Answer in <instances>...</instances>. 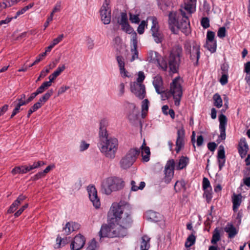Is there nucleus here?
Returning <instances> with one entry per match:
<instances>
[{
	"instance_id": "864d4df0",
	"label": "nucleus",
	"mask_w": 250,
	"mask_h": 250,
	"mask_svg": "<svg viewBox=\"0 0 250 250\" xmlns=\"http://www.w3.org/2000/svg\"><path fill=\"white\" fill-rule=\"evenodd\" d=\"M217 35L220 38H223L226 36V30L225 27H222L219 29Z\"/></svg>"
},
{
	"instance_id": "a18cd8bd",
	"label": "nucleus",
	"mask_w": 250,
	"mask_h": 250,
	"mask_svg": "<svg viewBox=\"0 0 250 250\" xmlns=\"http://www.w3.org/2000/svg\"><path fill=\"white\" fill-rule=\"evenodd\" d=\"M217 154V159H225V152L223 146H220Z\"/></svg>"
},
{
	"instance_id": "c9c22d12",
	"label": "nucleus",
	"mask_w": 250,
	"mask_h": 250,
	"mask_svg": "<svg viewBox=\"0 0 250 250\" xmlns=\"http://www.w3.org/2000/svg\"><path fill=\"white\" fill-rule=\"evenodd\" d=\"M53 93V89H51L48 90L47 92L40 98L39 101L42 104L45 103L49 99Z\"/></svg>"
},
{
	"instance_id": "37998d69",
	"label": "nucleus",
	"mask_w": 250,
	"mask_h": 250,
	"mask_svg": "<svg viewBox=\"0 0 250 250\" xmlns=\"http://www.w3.org/2000/svg\"><path fill=\"white\" fill-rule=\"evenodd\" d=\"M147 25L146 22L145 21H142L139 25L137 28V32L139 34H142L144 33L145 27Z\"/></svg>"
},
{
	"instance_id": "ea45409f",
	"label": "nucleus",
	"mask_w": 250,
	"mask_h": 250,
	"mask_svg": "<svg viewBox=\"0 0 250 250\" xmlns=\"http://www.w3.org/2000/svg\"><path fill=\"white\" fill-rule=\"evenodd\" d=\"M204 190V193L203 194L204 197L206 199L207 202L209 203L212 199V189L210 188L209 189H206Z\"/></svg>"
},
{
	"instance_id": "49530a36",
	"label": "nucleus",
	"mask_w": 250,
	"mask_h": 250,
	"mask_svg": "<svg viewBox=\"0 0 250 250\" xmlns=\"http://www.w3.org/2000/svg\"><path fill=\"white\" fill-rule=\"evenodd\" d=\"M129 20L132 23H139L140 20L138 15L129 14Z\"/></svg>"
},
{
	"instance_id": "3c124183",
	"label": "nucleus",
	"mask_w": 250,
	"mask_h": 250,
	"mask_svg": "<svg viewBox=\"0 0 250 250\" xmlns=\"http://www.w3.org/2000/svg\"><path fill=\"white\" fill-rule=\"evenodd\" d=\"M26 98V95L24 94H22L21 95V98H18L17 100L19 103L17 104H21V103H23V104H21V107L22 105H26L28 104L27 102V99L26 100H24Z\"/></svg>"
},
{
	"instance_id": "7c9ffc66",
	"label": "nucleus",
	"mask_w": 250,
	"mask_h": 250,
	"mask_svg": "<svg viewBox=\"0 0 250 250\" xmlns=\"http://www.w3.org/2000/svg\"><path fill=\"white\" fill-rule=\"evenodd\" d=\"M205 47L207 48L211 53H214L216 50L217 43L216 41L211 42L206 41Z\"/></svg>"
},
{
	"instance_id": "cd10ccee",
	"label": "nucleus",
	"mask_w": 250,
	"mask_h": 250,
	"mask_svg": "<svg viewBox=\"0 0 250 250\" xmlns=\"http://www.w3.org/2000/svg\"><path fill=\"white\" fill-rule=\"evenodd\" d=\"M189 159L187 157L182 156L179 159L178 164L176 166L177 170H181L186 167L188 163Z\"/></svg>"
},
{
	"instance_id": "de8ad7c7",
	"label": "nucleus",
	"mask_w": 250,
	"mask_h": 250,
	"mask_svg": "<svg viewBox=\"0 0 250 250\" xmlns=\"http://www.w3.org/2000/svg\"><path fill=\"white\" fill-rule=\"evenodd\" d=\"M45 164L42 161H39L37 162H34L33 165H29L30 168L31 170L38 168L39 167H41V166L45 165Z\"/></svg>"
},
{
	"instance_id": "72a5a7b5",
	"label": "nucleus",
	"mask_w": 250,
	"mask_h": 250,
	"mask_svg": "<svg viewBox=\"0 0 250 250\" xmlns=\"http://www.w3.org/2000/svg\"><path fill=\"white\" fill-rule=\"evenodd\" d=\"M174 188L176 192L180 191L182 189L186 190V188L185 181L183 180L176 181L174 185Z\"/></svg>"
},
{
	"instance_id": "f704fd0d",
	"label": "nucleus",
	"mask_w": 250,
	"mask_h": 250,
	"mask_svg": "<svg viewBox=\"0 0 250 250\" xmlns=\"http://www.w3.org/2000/svg\"><path fill=\"white\" fill-rule=\"evenodd\" d=\"M214 100L213 104L217 108H220L222 106V100L220 95L218 93H215L213 97Z\"/></svg>"
},
{
	"instance_id": "f257e3e1",
	"label": "nucleus",
	"mask_w": 250,
	"mask_h": 250,
	"mask_svg": "<svg viewBox=\"0 0 250 250\" xmlns=\"http://www.w3.org/2000/svg\"><path fill=\"white\" fill-rule=\"evenodd\" d=\"M108 217L110 218V224L116 223L118 231H125V236L127 229L131 226L133 222L129 206L113 203L108 212Z\"/></svg>"
},
{
	"instance_id": "79ce46f5",
	"label": "nucleus",
	"mask_w": 250,
	"mask_h": 250,
	"mask_svg": "<svg viewBox=\"0 0 250 250\" xmlns=\"http://www.w3.org/2000/svg\"><path fill=\"white\" fill-rule=\"evenodd\" d=\"M149 218L154 222H158L159 221L160 214L159 213L151 211L149 212Z\"/></svg>"
},
{
	"instance_id": "423d86ee",
	"label": "nucleus",
	"mask_w": 250,
	"mask_h": 250,
	"mask_svg": "<svg viewBox=\"0 0 250 250\" xmlns=\"http://www.w3.org/2000/svg\"><path fill=\"white\" fill-rule=\"evenodd\" d=\"M140 153L139 148H130L120 161L119 164L123 169H127L131 167L136 161Z\"/></svg>"
},
{
	"instance_id": "aec40b11",
	"label": "nucleus",
	"mask_w": 250,
	"mask_h": 250,
	"mask_svg": "<svg viewBox=\"0 0 250 250\" xmlns=\"http://www.w3.org/2000/svg\"><path fill=\"white\" fill-rule=\"evenodd\" d=\"M80 225L78 223L69 222H67L65 227L63 228V231H64L65 235H69L72 232L75 231L79 229Z\"/></svg>"
},
{
	"instance_id": "09e8293b",
	"label": "nucleus",
	"mask_w": 250,
	"mask_h": 250,
	"mask_svg": "<svg viewBox=\"0 0 250 250\" xmlns=\"http://www.w3.org/2000/svg\"><path fill=\"white\" fill-rule=\"evenodd\" d=\"M211 188L209 181L207 178L204 177L203 179V190L209 189Z\"/></svg>"
},
{
	"instance_id": "2f4dec72",
	"label": "nucleus",
	"mask_w": 250,
	"mask_h": 250,
	"mask_svg": "<svg viewBox=\"0 0 250 250\" xmlns=\"http://www.w3.org/2000/svg\"><path fill=\"white\" fill-rule=\"evenodd\" d=\"M220 239L221 236L220 230L217 228H216L213 231L211 243L212 244H216L220 240Z\"/></svg>"
},
{
	"instance_id": "6ab92c4d",
	"label": "nucleus",
	"mask_w": 250,
	"mask_h": 250,
	"mask_svg": "<svg viewBox=\"0 0 250 250\" xmlns=\"http://www.w3.org/2000/svg\"><path fill=\"white\" fill-rule=\"evenodd\" d=\"M153 84L158 94H161L164 92L163 82L161 76L159 75L156 76L153 79Z\"/></svg>"
},
{
	"instance_id": "680f3d73",
	"label": "nucleus",
	"mask_w": 250,
	"mask_h": 250,
	"mask_svg": "<svg viewBox=\"0 0 250 250\" xmlns=\"http://www.w3.org/2000/svg\"><path fill=\"white\" fill-rule=\"evenodd\" d=\"M145 78L144 73L142 71H140L138 73V77L137 79V82L139 83H142Z\"/></svg>"
},
{
	"instance_id": "7ed1b4c3",
	"label": "nucleus",
	"mask_w": 250,
	"mask_h": 250,
	"mask_svg": "<svg viewBox=\"0 0 250 250\" xmlns=\"http://www.w3.org/2000/svg\"><path fill=\"white\" fill-rule=\"evenodd\" d=\"M183 55V48L179 44L174 45L171 48L168 59V64L170 71L172 73L178 72Z\"/></svg>"
},
{
	"instance_id": "e433bc0d",
	"label": "nucleus",
	"mask_w": 250,
	"mask_h": 250,
	"mask_svg": "<svg viewBox=\"0 0 250 250\" xmlns=\"http://www.w3.org/2000/svg\"><path fill=\"white\" fill-rule=\"evenodd\" d=\"M244 175L248 176L243 178V183L247 187H250V168H247L245 170Z\"/></svg>"
},
{
	"instance_id": "4be33fe9",
	"label": "nucleus",
	"mask_w": 250,
	"mask_h": 250,
	"mask_svg": "<svg viewBox=\"0 0 250 250\" xmlns=\"http://www.w3.org/2000/svg\"><path fill=\"white\" fill-rule=\"evenodd\" d=\"M189 21L188 17H184V19L179 21L176 27L182 30L183 32H188V29L189 28Z\"/></svg>"
},
{
	"instance_id": "69168bd1",
	"label": "nucleus",
	"mask_w": 250,
	"mask_h": 250,
	"mask_svg": "<svg viewBox=\"0 0 250 250\" xmlns=\"http://www.w3.org/2000/svg\"><path fill=\"white\" fill-rule=\"evenodd\" d=\"M45 175L43 174L42 171L39 172L36 174H35L33 177H32L31 179L33 181H36L43 177Z\"/></svg>"
},
{
	"instance_id": "1a4fd4ad",
	"label": "nucleus",
	"mask_w": 250,
	"mask_h": 250,
	"mask_svg": "<svg viewBox=\"0 0 250 250\" xmlns=\"http://www.w3.org/2000/svg\"><path fill=\"white\" fill-rule=\"evenodd\" d=\"M147 20L152 22L150 31L155 42L157 43H162L164 40V35L159 29L157 19L155 17H148Z\"/></svg>"
},
{
	"instance_id": "412c9836",
	"label": "nucleus",
	"mask_w": 250,
	"mask_h": 250,
	"mask_svg": "<svg viewBox=\"0 0 250 250\" xmlns=\"http://www.w3.org/2000/svg\"><path fill=\"white\" fill-rule=\"evenodd\" d=\"M146 144L144 140L143 145L141 146L142 161L144 162H147L149 161L150 155L149 147L146 146Z\"/></svg>"
},
{
	"instance_id": "ddd939ff",
	"label": "nucleus",
	"mask_w": 250,
	"mask_h": 250,
	"mask_svg": "<svg viewBox=\"0 0 250 250\" xmlns=\"http://www.w3.org/2000/svg\"><path fill=\"white\" fill-rule=\"evenodd\" d=\"M87 191L89 194V198L92 202L93 206L98 208L101 206L100 199L97 196V191L95 187L93 186L87 187Z\"/></svg>"
},
{
	"instance_id": "13d9d810",
	"label": "nucleus",
	"mask_w": 250,
	"mask_h": 250,
	"mask_svg": "<svg viewBox=\"0 0 250 250\" xmlns=\"http://www.w3.org/2000/svg\"><path fill=\"white\" fill-rule=\"evenodd\" d=\"M228 76L227 74L223 73L220 78V82L222 85H225L228 82Z\"/></svg>"
},
{
	"instance_id": "4d7b16f0",
	"label": "nucleus",
	"mask_w": 250,
	"mask_h": 250,
	"mask_svg": "<svg viewBox=\"0 0 250 250\" xmlns=\"http://www.w3.org/2000/svg\"><path fill=\"white\" fill-rule=\"evenodd\" d=\"M23 103H21V104H17L15 108L13 110L12 114L11 115L10 118H13L17 113H18L21 109V104H23Z\"/></svg>"
},
{
	"instance_id": "58836bf2",
	"label": "nucleus",
	"mask_w": 250,
	"mask_h": 250,
	"mask_svg": "<svg viewBox=\"0 0 250 250\" xmlns=\"http://www.w3.org/2000/svg\"><path fill=\"white\" fill-rule=\"evenodd\" d=\"M195 242V237L194 235H190L187 238L185 243V247L186 248H189L192 246Z\"/></svg>"
},
{
	"instance_id": "a211bd4d",
	"label": "nucleus",
	"mask_w": 250,
	"mask_h": 250,
	"mask_svg": "<svg viewBox=\"0 0 250 250\" xmlns=\"http://www.w3.org/2000/svg\"><path fill=\"white\" fill-rule=\"evenodd\" d=\"M249 150V146L246 142V139L242 138L239 142L238 150L241 158H244L247 155Z\"/></svg>"
},
{
	"instance_id": "f8f14e48",
	"label": "nucleus",
	"mask_w": 250,
	"mask_h": 250,
	"mask_svg": "<svg viewBox=\"0 0 250 250\" xmlns=\"http://www.w3.org/2000/svg\"><path fill=\"white\" fill-rule=\"evenodd\" d=\"M174 165L175 162L174 160L171 159L167 162L165 166L164 181L167 184L170 183L173 177Z\"/></svg>"
},
{
	"instance_id": "603ef678",
	"label": "nucleus",
	"mask_w": 250,
	"mask_h": 250,
	"mask_svg": "<svg viewBox=\"0 0 250 250\" xmlns=\"http://www.w3.org/2000/svg\"><path fill=\"white\" fill-rule=\"evenodd\" d=\"M127 22H128L127 15L125 13L122 12L121 13V19L119 24L122 25L125 24Z\"/></svg>"
},
{
	"instance_id": "774afa93",
	"label": "nucleus",
	"mask_w": 250,
	"mask_h": 250,
	"mask_svg": "<svg viewBox=\"0 0 250 250\" xmlns=\"http://www.w3.org/2000/svg\"><path fill=\"white\" fill-rule=\"evenodd\" d=\"M96 244L97 242L95 241V240L93 239L88 246L89 250H95V249L96 248Z\"/></svg>"
},
{
	"instance_id": "9b49d317",
	"label": "nucleus",
	"mask_w": 250,
	"mask_h": 250,
	"mask_svg": "<svg viewBox=\"0 0 250 250\" xmlns=\"http://www.w3.org/2000/svg\"><path fill=\"white\" fill-rule=\"evenodd\" d=\"M130 88L131 92L139 99L143 100L146 97V87L144 84L134 83Z\"/></svg>"
},
{
	"instance_id": "a878e982",
	"label": "nucleus",
	"mask_w": 250,
	"mask_h": 250,
	"mask_svg": "<svg viewBox=\"0 0 250 250\" xmlns=\"http://www.w3.org/2000/svg\"><path fill=\"white\" fill-rule=\"evenodd\" d=\"M155 55L157 58L156 59H151V61L153 62H157L159 66L164 70V71H167V63L166 60L162 58V60H159L158 58H157V53L156 52H154Z\"/></svg>"
},
{
	"instance_id": "6e6552de",
	"label": "nucleus",
	"mask_w": 250,
	"mask_h": 250,
	"mask_svg": "<svg viewBox=\"0 0 250 250\" xmlns=\"http://www.w3.org/2000/svg\"><path fill=\"white\" fill-rule=\"evenodd\" d=\"M125 231H118L116 228H113L112 225L109 226L104 224L101 227L99 232L100 239L104 237H120L125 236Z\"/></svg>"
},
{
	"instance_id": "b1692460",
	"label": "nucleus",
	"mask_w": 250,
	"mask_h": 250,
	"mask_svg": "<svg viewBox=\"0 0 250 250\" xmlns=\"http://www.w3.org/2000/svg\"><path fill=\"white\" fill-rule=\"evenodd\" d=\"M29 168V165L16 167L12 170L11 173L13 175H15L18 173L25 174L31 171V169Z\"/></svg>"
},
{
	"instance_id": "4468645a",
	"label": "nucleus",
	"mask_w": 250,
	"mask_h": 250,
	"mask_svg": "<svg viewBox=\"0 0 250 250\" xmlns=\"http://www.w3.org/2000/svg\"><path fill=\"white\" fill-rule=\"evenodd\" d=\"M177 135L175 151L177 153H178L184 146L185 131L183 127L178 129Z\"/></svg>"
},
{
	"instance_id": "bf43d9fd",
	"label": "nucleus",
	"mask_w": 250,
	"mask_h": 250,
	"mask_svg": "<svg viewBox=\"0 0 250 250\" xmlns=\"http://www.w3.org/2000/svg\"><path fill=\"white\" fill-rule=\"evenodd\" d=\"M131 52L132 53V58L130 60L131 62L134 61L135 59L138 58V52L137 50V48H133L131 49Z\"/></svg>"
},
{
	"instance_id": "052dcab7",
	"label": "nucleus",
	"mask_w": 250,
	"mask_h": 250,
	"mask_svg": "<svg viewBox=\"0 0 250 250\" xmlns=\"http://www.w3.org/2000/svg\"><path fill=\"white\" fill-rule=\"evenodd\" d=\"M89 146V144L88 143H86L85 141H82L81 143L80 146V149L81 151H83L84 150H86Z\"/></svg>"
},
{
	"instance_id": "c03bdc74",
	"label": "nucleus",
	"mask_w": 250,
	"mask_h": 250,
	"mask_svg": "<svg viewBox=\"0 0 250 250\" xmlns=\"http://www.w3.org/2000/svg\"><path fill=\"white\" fill-rule=\"evenodd\" d=\"M116 59L119 65V69L123 70L124 67H125V65L124 58L121 56H117Z\"/></svg>"
},
{
	"instance_id": "4c0bfd02",
	"label": "nucleus",
	"mask_w": 250,
	"mask_h": 250,
	"mask_svg": "<svg viewBox=\"0 0 250 250\" xmlns=\"http://www.w3.org/2000/svg\"><path fill=\"white\" fill-rule=\"evenodd\" d=\"M131 190L133 191H137L138 189H141V190L143 189L146 186V183L144 182H141L140 183L139 186L137 187V186H136L135 182L134 181L132 180L131 182Z\"/></svg>"
},
{
	"instance_id": "6e6d98bb",
	"label": "nucleus",
	"mask_w": 250,
	"mask_h": 250,
	"mask_svg": "<svg viewBox=\"0 0 250 250\" xmlns=\"http://www.w3.org/2000/svg\"><path fill=\"white\" fill-rule=\"evenodd\" d=\"M18 206L19 205L14 201L10 206L9 209L7 210V213H13L17 209Z\"/></svg>"
},
{
	"instance_id": "5701e85b",
	"label": "nucleus",
	"mask_w": 250,
	"mask_h": 250,
	"mask_svg": "<svg viewBox=\"0 0 250 250\" xmlns=\"http://www.w3.org/2000/svg\"><path fill=\"white\" fill-rule=\"evenodd\" d=\"M224 230L228 234L229 238H232L238 233V231L231 223H228L224 228Z\"/></svg>"
},
{
	"instance_id": "0e129e2a",
	"label": "nucleus",
	"mask_w": 250,
	"mask_h": 250,
	"mask_svg": "<svg viewBox=\"0 0 250 250\" xmlns=\"http://www.w3.org/2000/svg\"><path fill=\"white\" fill-rule=\"evenodd\" d=\"M131 42L133 45V48L137 47V37L136 33L132 35Z\"/></svg>"
},
{
	"instance_id": "e2e57ef3",
	"label": "nucleus",
	"mask_w": 250,
	"mask_h": 250,
	"mask_svg": "<svg viewBox=\"0 0 250 250\" xmlns=\"http://www.w3.org/2000/svg\"><path fill=\"white\" fill-rule=\"evenodd\" d=\"M49 69L46 68L45 70H42L40 73V75L39 77L38 78L37 80H36V82L39 81L41 80L42 78H43L46 76L47 74L49 73Z\"/></svg>"
},
{
	"instance_id": "9d476101",
	"label": "nucleus",
	"mask_w": 250,
	"mask_h": 250,
	"mask_svg": "<svg viewBox=\"0 0 250 250\" xmlns=\"http://www.w3.org/2000/svg\"><path fill=\"white\" fill-rule=\"evenodd\" d=\"M107 0H105L100 10L101 20L104 24H108L111 21V10L108 7Z\"/></svg>"
},
{
	"instance_id": "f3484780",
	"label": "nucleus",
	"mask_w": 250,
	"mask_h": 250,
	"mask_svg": "<svg viewBox=\"0 0 250 250\" xmlns=\"http://www.w3.org/2000/svg\"><path fill=\"white\" fill-rule=\"evenodd\" d=\"M180 20V14L176 12H170L168 14V23L170 29L174 32L175 27L177 26Z\"/></svg>"
},
{
	"instance_id": "c85d7f7f",
	"label": "nucleus",
	"mask_w": 250,
	"mask_h": 250,
	"mask_svg": "<svg viewBox=\"0 0 250 250\" xmlns=\"http://www.w3.org/2000/svg\"><path fill=\"white\" fill-rule=\"evenodd\" d=\"M242 202L241 194L234 195L232 198L233 209L235 211L238 209Z\"/></svg>"
},
{
	"instance_id": "338daca9",
	"label": "nucleus",
	"mask_w": 250,
	"mask_h": 250,
	"mask_svg": "<svg viewBox=\"0 0 250 250\" xmlns=\"http://www.w3.org/2000/svg\"><path fill=\"white\" fill-rule=\"evenodd\" d=\"M217 147V145L214 142H209L208 144V148L211 151H214Z\"/></svg>"
},
{
	"instance_id": "c756f323",
	"label": "nucleus",
	"mask_w": 250,
	"mask_h": 250,
	"mask_svg": "<svg viewBox=\"0 0 250 250\" xmlns=\"http://www.w3.org/2000/svg\"><path fill=\"white\" fill-rule=\"evenodd\" d=\"M149 102L148 99H144L141 104V109H142V118H144L146 117V113L148 110V106H149Z\"/></svg>"
},
{
	"instance_id": "f03ea898",
	"label": "nucleus",
	"mask_w": 250,
	"mask_h": 250,
	"mask_svg": "<svg viewBox=\"0 0 250 250\" xmlns=\"http://www.w3.org/2000/svg\"><path fill=\"white\" fill-rule=\"evenodd\" d=\"M107 125L108 122L105 119L102 120L100 122L99 142L98 146L101 152L105 157L113 159L115 158L118 149V141L114 137L109 136L106 130Z\"/></svg>"
},
{
	"instance_id": "393cba45",
	"label": "nucleus",
	"mask_w": 250,
	"mask_h": 250,
	"mask_svg": "<svg viewBox=\"0 0 250 250\" xmlns=\"http://www.w3.org/2000/svg\"><path fill=\"white\" fill-rule=\"evenodd\" d=\"M150 238L147 235H144L141 238L140 250H148L150 247Z\"/></svg>"
},
{
	"instance_id": "a19ab883",
	"label": "nucleus",
	"mask_w": 250,
	"mask_h": 250,
	"mask_svg": "<svg viewBox=\"0 0 250 250\" xmlns=\"http://www.w3.org/2000/svg\"><path fill=\"white\" fill-rule=\"evenodd\" d=\"M201 24L205 28H208L209 27V20L208 17H203L201 20Z\"/></svg>"
},
{
	"instance_id": "8fccbe9b",
	"label": "nucleus",
	"mask_w": 250,
	"mask_h": 250,
	"mask_svg": "<svg viewBox=\"0 0 250 250\" xmlns=\"http://www.w3.org/2000/svg\"><path fill=\"white\" fill-rule=\"evenodd\" d=\"M121 26L122 29L128 34H130L133 30V28L129 25L128 22H127L125 24L122 25Z\"/></svg>"
},
{
	"instance_id": "473e14b6",
	"label": "nucleus",
	"mask_w": 250,
	"mask_h": 250,
	"mask_svg": "<svg viewBox=\"0 0 250 250\" xmlns=\"http://www.w3.org/2000/svg\"><path fill=\"white\" fill-rule=\"evenodd\" d=\"M196 0H187L185 3V9L191 13L192 10L195 7Z\"/></svg>"
},
{
	"instance_id": "2eb2a0df",
	"label": "nucleus",
	"mask_w": 250,
	"mask_h": 250,
	"mask_svg": "<svg viewBox=\"0 0 250 250\" xmlns=\"http://www.w3.org/2000/svg\"><path fill=\"white\" fill-rule=\"evenodd\" d=\"M85 243V239L83 235H77L71 244V249L72 250H80L83 247Z\"/></svg>"
},
{
	"instance_id": "5fc2aeb1",
	"label": "nucleus",
	"mask_w": 250,
	"mask_h": 250,
	"mask_svg": "<svg viewBox=\"0 0 250 250\" xmlns=\"http://www.w3.org/2000/svg\"><path fill=\"white\" fill-rule=\"evenodd\" d=\"M215 33L213 31H208L207 34L206 41H215L214 40Z\"/></svg>"
},
{
	"instance_id": "39448f33",
	"label": "nucleus",
	"mask_w": 250,
	"mask_h": 250,
	"mask_svg": "<svg viewBox=\"0 0 250 250\" xmlns=\"http://www.w3.org/2000/svg\"><path fill=\"white\" fill-rule=\"evenodd\" d=\"M124 186V181L118 177H109L102 184V193L109 195L112 191L121 189Z\"/></svg>"
},
{
	"instance_id": "20e7f679",
	"label": "nucleus",
	"mask_w": 250,
	"mask_h": 250,
	"mask_svg": "<svg viewBox=\"0 0 250 250\" xmlns=\"http://www.w3.org/2000/svg\"><path fill=\"white\" fill-rule=\"evenodd\" d=\"M185 54L188 56L194 66L198 65L200 57V45L195 41H186L184 44Z\"/></svg>"
},
{
	"instance_id": "0eeeda50",
	"label": "nucleus",
	"mask_w": 250,
	"mask_h": 250,
	"mask_svg": "<svg viewBox=\"0 0 250 250\" xmlns=\"http://www.w3.org/2000/svg\"><path fill=\"white\" fill-rule=\"evenodd\" d=\"M180 77H176L170 83V92L173 97L174 104L178 106L180 105L181 97L183 95L182 88L179 83Z\"/></svg>"
},
{
	"instance_id": "bb28decb",
	"label": "nucleus",
	"mask_w": 250,
	"mask_h": 250,
	"mask_svg": "<svg viewBox=\"0 0 250 250\" xmlns=\"http://www.w3.org/2000/svg\"><path fill=\"white\" fill-rule=\"evenodd\" d=\"M65 69V66L64 64L62 65L61 66H59L56 71H55L51 75H50L48 78L51 82H53V81L60 75L61 72L64 70Z\"/></svg>"
},
{
	"instance_id": "dca6fc26",
	"label": "nucleus",
	"mask_w": 250,
	"mask_h": 250,
	"mask_svg": "<svg viewBox=\"0 0 250 250\" xmlns=\"http://www.w3.org/2000/svg\"><path fill=\"white\" fill-rule=\"evenodd\" d=\"M219 121L220 132L219 138H220L222 140H224L226 139V127L227 123L226 116L223 114H220L219 116Z\"/></svg>"
}]
</instances>
